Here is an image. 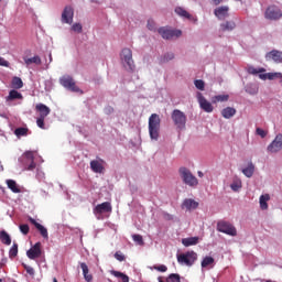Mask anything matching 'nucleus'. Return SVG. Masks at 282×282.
<instances>
[{"label": "nucleus", "instance_id": "obj_33", "mask_svg": "<svg viewBox=\"0 0 282 282\" xmlns=\"http://www.w3.org/2000/svg\"><path fill=\"white\" fill-rule=\"evenodd\" d=\"M183 182L184 184H186V186H191L192 188L197 186V184H199V181H197V177H184Z\"/></svg>", "mask_w": 282, "mask_h": 282}, {"label": "nucleus", "instance_id": "obj_34", "mask_svg": "<svg viewBox=\"0 0 282 282\" xmlns=\"http://www.w3.org/2000/svg\"><path fill=\"white\" fill-rule=\"evenodd\" d=\"M0 239L4 246H10V243H12V238H10V235L6 231L0 232Z\"/></svg>", "mask_w": 282, "mask_h": 282}, {"label": "nucleus", "instance_id": "obj_18", "mask_svg": "<svg viewBox=\"0 0 282 282\" xmlns=\"http://www.w3.org/2000/svg\"><path fill=\"white\" fill-rule=\"evenodd\" d=\"M199 207V203H197L195 199L193 198H186L183 204H182V208L185 210H196V208Z\"/></svg>", "mask_w": 282, "mask_h": 282}, {"label": "nucleus", "instance_id": "obj_27", "mask_svg": "<svg viewBox=\"0 0 282 282\" xmlns=\"http://www.w3.org/2000/svg\"><path fill=\"white\" fill-rule=\"evenodd\" d=\"M202 268H214L215 265V258L210 256H206L203 261L200 262Z\"/></svg>", "mask_w": 282, "mask_h": 282}, {"label": "nucleus", "instance_id": "obj_55", "mask_svg": "<svg viewBox=\"0 0 282 282\" xmlns=\"http://www.w3.org/2000/svg\"><path fill=\"white\" fill-rule=\"evenodd\" d=\"M9 65H10L9 61H6V58L0 57V66L1 67H9Z\"/></svg>", "mask_w": 282, "mask_h": 282}, {"label": "nucleus", "instance_id": "obj_52", "mask_svg": "<svg viewBox=\"0 0 282 282\" xmlns=\"http://www.w3.org/2000/svg\"><path fill=\"white\" fill-rule=\"evenodd\" d=\"M256 133H257V135H260V138H265V135H268V132H265V130H263L261 128H257Z\"/></svg>", "mask_w": 282, "mask_h": 282}, {"label": "nucleus", "instance_id": "obj_47", "mask_svg": "<svg viewBox=\"0 0 282 282\" xmlns=\"http://www.w3.org/2000/svg\"><path fill=\"white\" fill-rule=\"evenodd\" d=\"M73 32H77V34H80L83 32V24L82 23H75L72 25Z\"/></svg>", "mask_w": 282, "mask_h": 282}, {"label": "nucleus", "instance_id": "obj_30", "mask_svg": "<svg viewBox=\"0 0 282 282\" xmlns=\"http://www.w3.org/2000/svg\"><path fill=\"white\" fill-rule=\"evenodd\" d=\"M24 63H25V65H32V64L41 65V57L39 55H35V56L30 57V58L24 57Z\"/></svg>", "mask_w": 282, "mask_h": 282}, {"label": "nucleus", "instance_id": "obj_44", "mask_svg": "<svg viewBox=\"0 0 282 282\" xmlns=\"http://www.w3.org/2000/svg\"><path fill=\"white\" fill-rule=\"evenodd\" d=\"M132 239L138 246H143L144 245V239L142 238L141 235L134 234L132 235Z\"/></svg>", "mask_w": 282, "mask_h": 282}, {"label": "nucleus", "instance_id": "obj_14", "mask_svg": "<svg viewBox=\"0 0 282 282\" xmlns=\"http://www.w3.org/2000/svg\"><path fill=\"white\" fill-rule=\"evenodd\" d=\"M265 61H273V63H282V52L279 50H272L265 54Z\"/></svg>", "mask_w": 282, "mask_h": 282}, {"label": "nucleus", "instance_id": "obj_56", "mask_svg": "<svg viewBox=\"0 0 282 282\" xmlns=\"http://www.w3.org/2000/svg\"><path fill=\"white\" fill-rule=\"evenodd\" d=\"M164 219H166L167 221H171V220H173V215L164 214Z\"/></svg>", "mask_w": 282, "mask_h": 282}, {"label": "nucleus", "instance_id": "obj_19", "mask_svg": "<svg viewBox=\"0 0 282 282\" xmlns=\"http://www.w3.org/2000/svg\"><path fill=\"white\" fill-rule=\"evenodd\" d=\"M82 271H83V276L86 282H93L94 281V274L89 273V267L85 262L79 263Z\"/></svg>", "mask_w": 282, "mask_h": 282}, {"label": "nucleus", "instance_id": "obj_40", "mask_svg": "<svg viewBox=\"0 0 282 282\" xmlns=\"http://www.w3.org/2000/svg\"><path fill=\"white\" fill-rule=\"evenodd\" d=\"M17 254H19V245L13 243V246L11 247V249L9 250V257L11 259H14L17 257Z\"/></svg>", "mask_w": 282, "mask_h": 282}, {"label": "nucleus", "instance_id": "obj_1", "mask_svg": "<svg viewBox=\"0 0 282 282\" xmlns=\"http://www.w3.org/2000/svg\"><path fill=\"white\" fill-rule=\"evenodd\" d=\"M22 164L24 166V171H35V177H43L45 175L41 169L36 166L34 162V152L26 151L22 155Z\"/></svg>", "mask_w": 282, "mask_h": 282}, {"label": "nucleus", "instance_id": "obj_36", "mask_svg": "<svg viewBox=\"0 0 282 282\" xmlns=\"http://www.w3.org/2000/svg\"><path fill=\"white\" fill-rule=\"evenodd\" d=\"M112 276L117 279H121L122 282H129V275L120 272V271H111Z\"/></svg>", "mask_w": 282, "mask_h": 282}, {"label": "nucleus", "instance_id": "obj_57", "mask_svg": "<svg viewBox=\"0 0 282 282\" xmlns=\"http://www.w3.org/2000/svg\"><path fill=\"white\" fill-rule=\"evenodd\" d=\"M213 1V3H215L216 6H219V3H223L224 2V0H212Z\"/></svg>", "mask_w": 282, "mask_h": 282}, {"label": "nucleus", "instance_id": "obj_4", "mask_svg": "<svg viewBox=\"0 0 282 282\" xmlns=\"http://www.w3.org/2000/svg\"><path fill=\"white\" fill-rule=\"evenodd\" d=\"M172 120L180 131L186 129V115L180 109H174L172 112Z\"/></svg>", "mask_w": 282, "mask_h": 282}, {"label": "nucleus", "instance_id": "obj_23", "mask_svg": "<svg viewBox=\"0 0 282 282\" xmlns=\"http://www.w3.org/2000/svg\"><path fill=\"white\" fill-rule=\"evenodd\" d=\"M258 76L261 80H274V78H282L281 73H264Z\"/></svg>", "mask_w": 282, "mask_h": 282}, {"label": "nucleus", "instance_id": "obj_12", "mask_svg": "<svg viewBox=\"0 0 282 282\" xmlns=\"http://www.w3.org/2000/svg\"><path fill=\"white\" fill-rule=\"evenodd\" d=\"M113 210V207L111 206V203L105 202L101 204H98L94 208V215H102V213H111Z\"/></svg>", "mask_w": 282, "mask_h": 282}, {"label": "nucleus", "instance_id": "obj_15", "mask_svg": "<svg viewBox=\"0 0 282 282\" xmlns=\"http://www.w3.org/2000/svg\"><path fill=\"white\" fill-rule=\"evenodd\" d=\"M30 224H32L36 230H39L40 235L43 237V239H50V235L47 234V228H45L43 225L39 224L36 219L30 217L29 218Z\"/></svg>", "mask_w": 282, "mask_h": 282}, {"label": "nucleus", "instance_id": "obj_49", "mask_svg": "<svg viewBox=\"0 0 282 282\" xmlns=\"http://www.w3.org/2000/svg\"><path fill=\"white\" fill-rule=\"evenodd\" d=\"M24 270L30 274V276H34V268L25 264V263H22Z\"/></svg>", "mask_w": 282, "mask_h": 282}, {"label": "nucleus", "instance_id": "obj_45", "mask_svg": "<svg viewBox=\"0 0 282 282\" xmlns=\"http://www.w3.org/2000/svg\"><path fill=\"white\" fill-rule=\"evenodd\" d=\"M166 282H182V281H181L180 274L171 273L166 279Z\"/></svg>", "mask_w": 282, "mask_h": 282}, {"label": "nucleus", "instance_id": "obj_17", "mask_svg": "<svg viewBox=\"0 0 282 282\" xmlns=\"http://www.w3.org/2000/svg\"><path fill=\"white\" fill-rule=\"evenodd\" d=\"M229 8L227 6L218 7L215 9L214 14L219 19V21H224L228 17Z\"/></svg>", "mask_w": 282, "mask_h": 282}, {"label": "nucleus", "instance_id": "obj_10", "mask_svg": "<svg viewBox=\"0 0 282 282\" xmlns=\"http://www.w3.org/2000/svg\"><path fill=\"white\" fill-rule=\"evenodd\" d=\"M282 149V134H276L275 139L268 145V153H279Z\"/></svg>", "mask_w": 282, "mask_h": 282}, {"label": "nucleus", "instance_id": "obj_53", "mask_svg": "<svg viewBox=\"0 0 282 282\" xmlns=\"http://www.w3.org/2000/svg\"><path fill=\"white\" fill-rule=\"evenodd\" d=\"M153 269L158 270V272H166V270H169V268L166 265H164V264L154 265Z\"/></svg>", "mask_w": 282, "mask_h": 282}, {"label": "nucleus", "instance_id": "obj_22", "mask_svg": "<svg viewBox=\"0 0 282 282\" xmlns=\"http://www.w3.org/2000/svg\"><path fill=\"white\" fill-rule=\"evenodd\" d=\"M235 28H237V23H235V21H226L220 24L221 32H232Z\"/></svg>", "mask_w": 282, "mask_h": 282}, {"label": "nucleus", "instance_id": "obj_32", "mask_svg": "<svg viewBox=\"0 0 282 282\" xmlns=\"http://www.w3.org/2000/svg\"><path fill=\"white\" fill-rule=\"evenodd\" d=\"M242 173L246 177H252V175H254V164L249 163L247 167L242 170Z\"/></svg>", "mask_w": 282, "mask_h": 282}, {"label": "nucleus", "instance_id": "obj_41", "mask_svg": "<svg viewBox=\"0 0 282 282\" xmlns=\"http://www.w3.org/2000/svg\"><path fill=\"white\" fill-rule=\"evenodd\" d=\"M178 173H180L181 177H193V173H191V170L186 169V167H181L178 170Z\"/></svg>", "mask_w": 282, "mask_h": 282}, {"label": "nucleus", "instance_id": "obj_16", "mask_svg": "<svg viewBox=\"0 0 282 282\" xmlns=\"http://www.w3.org/2000/svg\"><path fill=\"white\" fill-rule=\"evenodd\" d=\"M198 102L200 105V109H203V111H206V113H213V104H210L208 100H206V98L204 96H202V94H199L198 96Z\"/></svg>", "mask_w": 282, "mask_h": 282}, {"label": "nucleus", "instance_id": "obj_42", "mask_svg": "<svg viewBox=\"0 0 282 282\" xmlns=\"http://www.w3.org/2000/svg\"><path fill=\"white\" fill-rule=\"evenodd\" d=\"M241 180L236 178L232 184L230 185L231 191H234L235 193H237L240 188H241Z\"/></svg>", "mask_w": 282, "mask_h": 282}, {"label": "nucleus", "instance_id": "obj_7", "mask_svg": "<svg viewBox=\"0 0 282 282\" xmlns=\"http://www.w3.org/2000/svg\"><path fill=\"white\" fill-rule=\"evenodd\" d=\"M158 32L162 36V39H165L166 41L171 39H180V36H182L181 30H171L166 26L160 28Z\"/></svg>", "mask_w": 282, "mask_h": 282}, {"label": "nucleus", "instance_id": "obj_8", "mask_svg": "<svg viewBox=\"0 0 282 282\" xmlns=\"http://www.w3.org/2000/svg\"><path fill=\"white\" fill-rule=\"evenodd\" d=\"M59 83L62 86L65 87V89H68L69 91H74L75 94H78L80 91V88L76 86V82H74V78L70 76H64L59 79Z\"/></svg>", "mask_w": 282, "mask_h": 282}, {"label": "nucleus", "instance_id": "obj_58", "mask_svg": "<svg viewBox=\"0 0 282 282\" xmlns=\"http://www.w3.org/2000/svg\"><path fill=\"white\" fill-rule=\"evenodd\" d=\"M198 177H204V173L202 171H198Z\"/></svg>", "mask_w": 282, "mask_h": 282}, {"label": "nucleus", "instance_id": "obj_39", "mask_svg": "<svg viewBox=\"0 0 282 282\" xmlns=\"http://www.w3.org/2000/svg\"><path fill=\"white\" fill-rule=\"evenodd\" d=\"M28 131H30L28 128H17L14 130V135H17V138H23L28 135Z\"/></svg>", "mask_w": 282, "mask_h": 282}, {"label": "nucleus", "instance_id": "obj_31", "mask_svg": "<svg viewBox=\"0 0 282 282\" xmlns=\"http://www.w3.org/2000/svg\"><path fill=\"white\" fill-rule=\"evenodd\" d=\"M11 87L13 89H21L23 87V79L20 77H13L11 80Z\"/></svg>", "mask_w": 282, "mask_h": 282}, {"label": "nucleus", "instance_id": "obj_9", "mask_svg": "<svg viewBox=\"0 0 282 282\" xmlns=\"http://www.w3.org/2000/svg\"><path fill=\"white\" fill-rule=\"evenodd\" d=\"M264 17L270 21H279L282 18L281 9L276 6H271L265 10Z\"/></svg>", "mask_w": 282, "mask_h": 282}, {"label": "nucleus", "instance_id": "obj_28", "mask_svg": "<svg viewBox=\"0 0 282 282\" xmlns=\"http://www.w3.org/2000/svg\"><path fill=\"white\" fill-rule=\"evenodd\" d=\"M269 199H270V194H262L260 196L259 203H260L261 210H268V202H269Z\"/></svg>", "mask_w": 282, "mask_h": 282}, {"label": "nucleus", "instance_id": "obj_20", "mask_svg": "<svg viewBox=\"0 0 282 282\" xmlns=\"http://www.w3.org/2000/svg\"><path fill=\"white\" fill-rule=\"evenodd\" d=\"M35 110L39 111L40 118H46L47 115L52 112V109L44 104H37Z\"/></svg>", "mask_w": 282, "mask_h": 282}, {"label": "nucleus", "instance_id": "obj_26", "mask_svg": "<svg viewBox=\"0 0 282 282\" xmlns=\"http://www.w3.org/2000/svg\"><path fill=\"white\" fill-rule=\"evenodd\" d=\"M237 113V109L232 107H227L221 110L223 118H226V120H229V118H232Z\"/></svg>", "mask_w": 282, "mask_h": 282}, {"label": "nucleus", "instance_id": "obj_60", "mask_svg": "<svg viewBox=\"0 0 282 282\" xmlns=\"http://www.w3.org/2000/svg\"><path fill=\"white\" fill-rule=\"evenodd\" d=\"M159 282H164V281L162 280V278H159Z\"/></svg>", "mask_w": 282, "mask_h": 282}, {"label": "nucleus", "instance_id": "obj_21", "mask_svg": "<svg viewBox=\"0 0 282 282\" xmlns=\"http://www.w3.org/2000/svg\"><path fill=\"white\" fill-rule=\"evenodd\" d=\"M7 102H12V100H23V95L17 89L9 91V96L6 97Z\"/></svg>", "mask_w": 282, "mask_h": 282}, {"label": "nucleus", "instance_id": "obj_13", "mask_svg": "<svg viewBox=\"0 0 282 282\" xmlns=\"http://www.w3.org/2000/svg\"><path fill=\"white\" fill-rule=\"evenodd\" d=\"M63 23H74V9L72 7H66L62 13Z\"/></svg>", "mask_w": 282, "mask_h": 282}, {"label": "nucleus", "instance_id": "obj_35", "mask_svg": "<svg viewBox=\"0 0 282 282\" xmlns=\"http://www.w3.org/2000/svg\"><path fill=\"white\" fill-rule=\"evenodd\" d=\"M248 74H251L252 76H257V74H264L265 68L263 67H259V68H254L253 66H249L248 67Z\"/></svg>", "mask_w": 282, "mask_h": 282}, {"label": "nucleus", "instance_id": "obj_43", "mask_svg": "<svg viewBox=\"0 0 282 282\" xmlns=\"http://www.w3.org/2000/svg\"><path fill=\"white\" fill-rule=\"evenodd\" d=\"M175 58V54L173 53H166L164 54L161 59L160 63H169V61H173Z\"/></svg>", "mask_w": 282, "mask_h": 282}, {"label": "nucleus", "instance_id": "obj_3", "mask_svg": "<svg viewBox=\"0 0 282 282\" xmlns=\"http://www.w3.org/2000/svg\"><path fill=\"white\" fill-rule=\"evenodd\" d=\"M121 61L128 72L135 70V62H133V52L131 48H123L121 51Z\"/></svg>", "mask_w": 282, "mask_h": 282}, {"label": "nucleus", "instance_id": "obj_24", "mask_svg": "<svg viewBox=\"0 0 282 282\" xmlns=\"http://www.w3.org/2000/svg\"><path fill=\"white\" fill-rule=\"evenodd\" d=\"M182 243L185 246V248L197 246V243H199V237L183 238Z\"/></svg>", "mask_w": 282, "mask_h": 282}, {"label": "nucleus", "instance_id": "obj_2", "mask_svg": "<svg viewBox=\"0 0 282 282\" xmlns=\"http://www.w3.org/2000/svg\"><path fill=\"white\" fill-rule=\"evenodd\" d=\"M162 120L160 119V115L152 113L149 118V133L151 140L158 141L160 138V124Z\"/></svg>", "mask_w": 282, "mask_h": 282}, {"label": "nucleus", "instance_id": "obj_51", "mask_svg": "<svg viewBox=\"0 0 282 282\" xmlns=\"http://www.w3.org/2000/svg\"><path fill=\"white\" fill-rule=\"evenodd\" d=\"M20 230L22 232V235H28V232H30V226L23 224V225H20Z\"/></svg>", "mask_w": 282, "mask_h": 282}, {"label": "nucleus", "instance_id": "obj_11", "mask_svg": "<svg viewBox=\"0 0 282 282\" xmlns=\"http://www.w3.org/2000/svg\"><path fill=\"white\" fill-rule=\"evenodd\" d=\"M41 242H36L30 250L26 251V257L34 261V259L41 258L43 250L41 249Z\"/></svg>", "mask_w": 282, "mask_h": 282}, {"label": "nucleus", "instance_id": "obj_59", "mask_svg": "<svg viewBox=\"0 0 282 282\" xmlns=\"http://www.w3.org/2000/svg\"><path fill=\"white\" fill-rule=\"evenodd\" d=\"M50 63H52V54H50Z\"/></svg>", "mask_w": 282, "mask_h": 282}, {"label": "nucleus", "instance_id": "obj_50", "mask_svg": "<svg viewBox=\"0 0 282 282\" xmlns=\"http://www.w3.org/2000/svg\"><path fill=\"white\" fill-rule=\"evenodd\" d=\"M115 259H117V261H124L127 258L123 256L122 251H117L115 253Z\"/></svg>", "mask_w": 282, "mask_h": 282}, {"label": "nucleus", "instance_id": "obj_38", "mask_svg": "<svg viewBox=\"0 0 282 282\" xmlns=\"http://www.w3.org/2000/svg\"><path fill=\"white\" fill-rule=\"evenodd\" d=\"M176 14H178V17H184V19H191V13H188L184 8L182 7H177L175 9Z\"/></svg>", "mask_w": 282, "mask_h": 282}, {"label": "nucleus", "instance_id": "obj_6", "mask_svg": "<svg viewBox=\"0 0 282 282\" xmlns=\"http://www.w3.org/2000/svg\"><path fill=\"white\" fill-rule=\"evenodd\" d=\"M217 230L218 232H224L225 235H229L230 237H237V228H235V226H232V224L228 221H218Z\"/></svg>", "mask_w": 282, "mask_h": 282}, {"label": "nucleus", "instance_id": "obj_37", "mask_svg": "<svg viewBox=\"0 0 282 282\" xmlns=\"http://www.w3.org/2000/svg\"><path fill=\"white\" fill-rule=\"evenodd\" d=\"M229 98H230V96H228V95H218V96L213 97L212 101L214 104H216V102H228Z\"/></svg>", "mask_w": 282, "mask_h": 282}, {"label": "nucleus", "instance_id": "obj_29", "mask_svg": "<svg viewBox=\"0 0 282 282\" xmlns=\"http://www.w3.org/2000/svg\"><path fill=\"white\" fill-rule=\"evenodd\" d=\"M7 185H8V188L12 191V193H21V187H19V185L17 184V181L7 180Z\"/></svg>", "mask_w": 282, "mask_h": 282}, {"label": "nucleus", "instance_id": "obj_48", "mask_svg": "<svg viewBox=\"0 0 282 282\" xmlns=\"http://www.w3.org/2000/svg\"><path fill=\"white\" fill-rule=\"evenodd\" d=\"M36 124L40 129H45V117H39L36 119Z\"/></svg>", "mask_w": 282, "mask_h": 282}, {"label": "nucleus", "instance_id": "obj_25", "mask_svg": "<svg viewBox=\"0 0 282 282\" xmlns=\"http://www.w3.org/2000/svg\"><path fill=\"white\" fill-rule=\"evenodd\" d=\"M90 169L94 171V173H104L105 166H102V163L100 161H91L90 162Z\"/></svg>", "mask_w": 282, "mask_h": 282}, {"label": "nucleus", "instance_id": "obj_54", "mask_svg": "<svg viewBox=\"0 0 282 282\" xmlns=\"http://www.w3.org/2000/svg\"><path fill=\"white\" fill-rule=\"evenodd\" d=\"M147 26H148V30H151L152 32L155 31V21H153L151 19L148 20Z\"/></svg>", "mask_w": 282, "mask_h": 282}, {"label": "nucleus", "instance_id": "obj_5", "mask_svg": "<svg viewBox=\"0 0 282 282\" xmlns=\"http://www.w3.org/2000/svg\"><path fill=\"white\" fill-rule=\"evenodd\" d=\"M177 261L182 265H187L191 268V265L195 264V261H197V252L195 251H187L185 253H181L177 256Z\"/></svg>", "mask_w": 282, "mask_h": 282}, {"label": "nucleus", "instance_id": "obj_46", "mask_svg": "<svg viewBox=\"0 0 282 282\" xmlns=\"http://www.w3.org/2000/svg\"><path fill=\"white\" fill-rule=\"evenodd\" d=\"M194 85H195L196 89H199L200 91H204V89L206 87V84L202 79H196L194 82Z\"/></svg>", "mask_w": 282, "mask_h": 282}]
</instances>
